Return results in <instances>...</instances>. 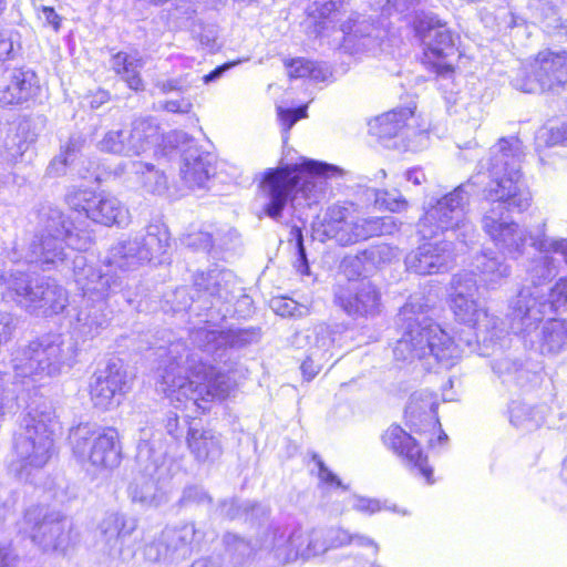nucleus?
Returning a JSON list of instances; mask_svg holds the SVG:
<instances>
[{
  "label": "nucleus",
  "instance_id": "f257e3e1",
  "mask_svg": "<svg viewBox=\"0 0 567 567\" xmlns=\"http://www.w3.org/2000/svg\"><path fill=\"white\" fill-rule=\"evenodd\" d=\"M168 248V229L162 224H150L110 249L104 271L87 265L83 255L75 256L73 272L82 290V300L74 309V330L85 338H94L110 323L107 300L117 297L114 300L117 306L121 301L131 306L135 300L137 292L134 282L112 274V268L132 271L148 262L162 264Z\"/></svg>",
  "mask_w": 567,
  "mask_h": 567
},
{
  "label": "nucleus",
  "instance_id": "f03ea898",
  "mask_svg": "<svg viewBox=\"0 0 567 567\" xmlns=\"http://www.w3.org/2000/svg\"><path fill=\"white\" fill-rule=\"evenodd\" d=\"M450 306L455 319L473 330L466 337L452 339L437 323L416 313L412 301L400 310L404 332L398 340L393 354L396 360L412 361L427 355L435 358L445 367H452L461 358L465 347L475 342L494 343L503 334L501 320L488 313L476 298L478 286L472 274L462 272L453 276Z\"/></svg>",
  "mask_w": 567,
  "mask_h": 567
},
{
  "label": "nucleus",
  "instance_id": "7ed1b4c3",
  "mask_svg": "<svg viewBox=\"0 0 567 567\" xmlns=\"http://www.w3.org/2000/svg\"><path fill=\"white\" fill-rule=\"evenodd\" d=\"M522 143L518 138H501L481 161L491 178L483 192L482 229L505 255L513 259L523 256L528 233L514 220L505 219L506 212L522 213L530 206V193L520 173Z\"/></svg>",
  "mask_w": 567,
  "mask_h": 567
},
{
  "label": "nucleus",
  "instance_id": "20e7f679",
  "mask_svg": "<svg viewBox=\"0 0 567 567\" xmlns=\"http://www.w3.org/2000/svg\"><path fill=\"white\" fill-rule=\"evenodd\" d=\"M157 389L172 402H192L203 411L204 404L225 400L235 388L231 377L205 363L185 342H171L164 350Z\"/></svg>",
  "mask_w": 567,
  "mask_h": 567
},
{
  "label": "nucleus",
  "instance_id": "39448f33",
  "mask_svg": "<svg viewBox=\"0 0 567 567\" xmlns=\"http://www.w3.org/2000/svg\"><path fill=\"white\" fill-rule=\"evenodd\" d=\"M342 174L339 166L313 159L303 161L300 165L269 168L259 185L265 199L264 210L270 218L278 219L287 203L299 194L310 206L324 193L326 178Z\"/></svg>",
  "mask_w": 567,
  "mask_h": 567
},
{
  "label": "nucleus",
  "instance_id": "423d86ee",
  "mask_svg": "<svg viewBox=\"0 0 567 567\" xmlns=\"http://www.w3.org/2000/svg\"><path fill=\"white\" fill-rule=\"evenodd\" d=\"M42 221V229L33 236L21 258L43 270L63 265L73 251H78L74 256L81 255L92 243L90 231L74 227L56 208L43 213Z\"/></svg>",
  "mask_w": 567,
  "mask_h": 567
},
{
  "label": "nucleus",
  "instance_id": "0eeeda50",
  "mask_svg": "<svg viewBox=\"0 0 567 567\" xmlns=\"http://www.w3.org/2000/svg\"><path fill=\"white\" fill-rule=\"evenodd\" d=\"M76 344L61 334L31 341L13 353L14 379L22 384L41 382L70 370L75 362Z\"/></svg>",
  "mask_w": 567,
  "mask_h": 567
},
{
  "label": "nucleus",
  "instance_id": "6e6552de",
  "mask_svg": "<svg viewBox=\"0 0 567 567\" xmlns=\"http://www.w3.org/2000/svg\"><path fill=\"white\" fill-rule=\"evenodd\" d=\"M54 413L50 405L31 408L23 416L14 437L16 460L10 471L20 480H28L31 473L47 465L54 452Z\"/></svg>",
  "mask_w": 567,
  "mask_h": 567
},
{
  "label": "nucleus",
  "instance_id": "1a4fd4ad",
  "mask_svg": "<svg viewBox=\"0 0 567 567\" xmlns=\"http://www.w3.org/2000/svg\"><path fill=\"white\" fill-rule=\"evenodd\" d=\"M136 461L138 471L128 486L131 499L145 507L162 505L167 501L164 484L171 477V462L157 440L147 439L146 430H142Z\"/></svg>",
  "mask_w": 567,
  "mask_h": 567
},
{
  "label": "nucleus",
  "instance_id": "9d476101",
  "mask_svg": "<svg viewBox=\"0 0 567 567\" xmlns=\"http://www.w3.org/2000/svg\"><path fill=\"white\" fill-rule=\"evenodd\" d=\"M465 187L462 184L450 193L429 200L419 221V231L423 237L452 231L465 245L473 241L475 227L467 216L470 194Z\"/></svg>",
  "mask_w": 567,
  "mask_h": 567
},
{
  "label": "nucleus",
  "instance_id": "9b49d317",
  "mask_svg": "<svg viewBox=\"0 0 567 567\" xmlns=\"http://www.w3.org/2000/svg\"><path fill=\"white\" fill-rule=\"evenodd\" d=\"M0 279L4 286L3 297L29 312L58 315L69 302L66 290L51 278L31 279L17 270L2 274Z\"/></svg>",
  "mask_w": 567,
  "mask_h": 567
},
{
  "label": "nucleus",
  "instance_id": "f8f14e48",
  "mask_svg": "<svg viewBox=\"0 0 567 567\" xmlns=\"http://www.w3.org/2000/svg\"><path fill=\"white\" fill-rule=\"evenodd\" d=\"M69 440L78 461L96 471L113 470L121 464L122 447L114 427L81 423L70 430Z\"/></svg>",
  "mask_w": 567,
  "mask_h": 567
},
{
  "label": "nucleus",
  "instance_id": "ddd939ff",
  "mask_svg": "<svg viewBox=\"0 0 567 567\" xmlns=\"http://www.w3.org/2000/svg\"><path fill=\"white\" fill-rule=\"evenodd\" d=\"M567 305V276L559 278L548 295L522 288L509 306V326L515 334L528 336L545 315Z\"/></svg>",
  "mask_w": 567,
  "mask_h": 567
},
{
  "label": "nucleus",
  "instance_id": "4468645a",
  "mask_svg": "<svg viewBox=\"0 0 567 567\" xmlns=\"http://www.w3.org/2000/svg\"><path fill=\"white\" fill-rule=\"evenodd\" d=\"M321 527L309 528L296 525L287 533L279 527H270L260 540V550L274 553L281 564L298 558L310 559L324 554Z\"/></svg>",
  "mask_w": 567,
  "mask_h": 567
},
{
  "label": "nucleus",
  "instance_id": "2eb2a0df",
  "mask_svg": "<svg viewBox=\"0 0 567 567\" xmlns=\"http://www.w3.org/2000/svg\"><path fill=\"white\" fill-rule=\"evenodd\" d=\"M71 530L70 520L61 512L45 506L28 508L20 526V532L44 553H63L71 544Z\"/></svg>",
  "mask_w": 567,
  "mask_h": 567
},
{
  "label": "nucleus",
  "instance_id": "dca6fc26",
  "mask_svg": "<svg viewBox=\"0 0 567 567\" xmlns=\"http://www.w3.org/2000/svg\"><path fill=\"white\" fill-rule=\"evenodd\" d=\"M567 83V54L565 51H540L529 68H522L512 84L525 93L554 91Z\"/></svg>",
  "mask_w": 567,
  "mask_h": 567
},
{
  "label": "nucleus",
  "instance_id": "f3484780",
  "mask_svg": "<svg viewBox=\"0 0 567 567\" xmlns=\"http://www.w3.org/2000/svg\"><path fill=\"white\" fill-rule=\"evenodd\" d=\"M238 280L233 271L228 269L213 268L207 272L200 271L194 276V287L198 293L197 301L210 298L209 307H205L210 311L207 316L209 319H224L230 309L228 305L235 299Z\"/></svg>",
  "mask_w": 567,
  "mask_h": 567
},
{
  "label": "nucleus",
  "instance_id": "a211bd4d",
  "mask_svg": "<svg viewBox=\"0 0 567 567\" xmlns=\"http://www.w3.org/2000/svg\"><path fill=\"white\" fill-rule=\"evenodd\" d=\"M334 303L352 318H372L381 312V295L367 278L348 280L333 288Z\"/></svg>",
  "mask_w": 567,
  "mask_h": 567
},
{
  "label": "nucleus",
  "instance_id": "6ab92c4d",
  "mask_svg": "<svg viewBox=\"0 0 567 567\" xmlns=\"http://www.w3.org/2000/svg\"><path fill=\"white\" fill-rule=\"evenodd\" d=\"M89 389L93 405L102 410H110L120 404L126 392V371L118 362L111 361L92 374Z\"/></svg>",
  "mask_w": 567,
  "mask_h": 567
},
{
  "label": "nucleus",
  "instance_id": "aec40b11",
  "mask_svg": "<svg viewBox=\"0 0 567 567\" xmlns=\"http://www.w3.org/2000/svg\"><path fill=\"white\" fill-rule=\"evenodd\" d=\"M454 261L451 241L422 244L411 250L404 259L406 269L420 276L446 272L453 268Z\"/></svg>",
  "mask_w": 567,
  "mask_h": 567
},
{
  "label": "nucleus",
  "instance_id": "412c9836",
  "mask_svg": "<svg viewBox=\"0 0 567 567\" xmlns=\"http://www.w3.org/2000/svg\"><path fill=\"white\" fill-rule=\"evenodd\" d=\"M257 329L215 330L209 326L194 328L190 331L192 342L203 352L217 354L227 348H243L259 339Z\"/></svg>",
  "mask_w": 567,
  "mask_h": 567
},
{
  "label": "nucleus",
  "instance_id": "4be33fe9",
  "mask_svg": "<svg viewBox=\"0 0 567 567\" xmlns=\"http://www.w3.org/2000/svg\"><path fill=\"white\" fill-rule=\"evenodd\" d=\"M383 444L396 454L406 466L421 474L427 483H432L433 471L427 464L416 441L399 425H391L382 435Z\"/></svg>",
  "mask_w": 567,
  "mask_h": 567
},
{
  "label": "nucleus",
  "instance_id": "5701e85b",
  "mask_svg": "<svg viewBox=\"0 0 567 567\" xmlns=\"http://www.w3.org/2000/svg\"><path fill=\"white\" fill-rule=\"evenodd\" d=\"M136 528L137 520L134 517L122 513H109L99 524V543L109 555H121Z\"/></svg>",
  "mask_w": 567,
  "mask_h": 567
},
{
  "label": "nucleus",
  "instance_id": "b1692460",
  "mask_svg": "<svg viewBox=\"0 0 567 567\" xmlns=\"http://www.w3.org/2000/svg\"><path fill=\"white\" fill-rule=\"evenodd\" d=\"M398 229L395 219L386 217H351L346 225L336 231V240L348 246L373 236L390 235Z\"/></svg>",
  "mask_w": 567,
  "mask_h": 567
},
{
  "label": "nucleus",
  "instance_id": "393cba45",
  "mask_svg": "<svg viewBox=\"0 0 567 567\" xmlns=\"http://www.w3.org/2000/svg\"><path fill=\"white\" fill-rule=\"evenodd\" d=\"M39 91L35 72L30 69H12L8 71L3 85L0 86V106L22 105L32 100Z\"/></svg>",
  "mask_w": 567,
  "mask_h": 567
},
{
  "label": "nucleus",
  "instance_id": "a878e982",
  "mask_svg": "<svg viewBox=\"0 0 567 567\" xmlns=\"http://www.w3.org/2000/svg\"><path fill=\"white\" fill-rule=\"evenodd\" d=\"M528 336L517 334L524 346L535 349L544 355H557L567 349V321L550 319L538 331V324Z\"/></svg>",
  "mask_w": 567,
  "mask_h": 567
},
{
  "label": "nucleus",
  "instance_id": "bb28decb",
  "mask_svg": "<svg viewBox=\"0 0 567 567\" xmlns=\"http://www.w3.org/2000/svg\"><path fill=\"white\" fill-rule=\"evenodd\" d=\"M293 344L298 348L308 347L310 361L317 365H324L332 358L334 337L332 329L326 323H319L293 337Z\"/></svg>",
  "mask_w": 567,
  "mask_h": 567
},
{
  "label": "nucleus",
  "instance_id": "cd10ccee",
  "mask_svg": "<svg viewBox=\"0 0 567 567\" xmlns=\"http://www.w3.org/2000/svg\"><path fill=\"white\" fill-rule=\"evenodd\" d=\"M37 140V134L28 120H22L17 124L8 125L1 130L0 155L10 163L18 162L30 145Z\"/></svg>",
  "mask_w": 567,
  "mask_h": 567
},
{
  "label": "nucleus",
  "instance_id": "c85d7f7f",
  "mask_svg": "<svg viewBox=\"0 0 567 567\" xmlns=\"http://www.w3.org/2000/svg\"><path fill=\"white\" fill-rule=\"evenodd\" d=\"M213 167V155L196 145H189L183 153L181 175L189 187H203L209 178Z\"/></svg>",
  "mask_w": 567,
  "mask_h": 567
},
{
  "label": "nucleus",
  "instance_id": "c756f323",
  "mask_svg": "<svg viewBox=\"0 0 567 567\" xmlns=\"http://www.w3.org/2000/svg\"><path fill=\"white\" fill-rule=\"evenodd\" d=\"M204 533L193 523L178 527H167L162 532V545L167 546L172 560L185 558L192 553L194 544L203 540Z\"/></svg>",
  "mask_w": 567,
  "mask_h": 567
},
{
  "label": "nucleus",
  "instance_id": "7c9ffc66",
  "mask_svg": "<svg viewBox=\"0 0 567 567\" xmlns=\"http://www.w3.org/2000/svg\"><path fill=\"white\" fill-rule=\"evenodd\" d=\"M436 401L432 393L427 391L414 392L409 400L405 408V417L414 429L430 426L435 429L440 426V421L436 416Z\"/></svg>",
  "mask_w": 567,
  "mask_h": 567
},
{
  "label": "nucleus",
  "instance_id": "2f4dec72",
  "mask_svg": "<svg viewBox=\"0 0 567 567\" xmlns=\"http://www.w3.org/2000/svg\"><path fill=\"white\" fill-rule=\"evenodd\" d=\"M159 125L152 117H138L127 131L130 156H140L151 151L161 141Z\"/></svg>",
  "mask_w": 567,
  "mask_h": 567
},
{
  "label": "nucleus",
  "instance_id": "473e14b6",
  "mask_svg": "<svg viewBox=\"0 0 567 567\" xmlns=\"http://www.w3.org/2000/svg\"><path fill=\"white\" fill-rule=\"evenodd\" d=\"M187 445L190 453L200 463H213L223 453L220 437L212 430L189 429Z\"/></svg>",
  "mask_w": 567,
  "mask_h": 567
},
{
  "label": "nucleus",
  "instance_id": "72a5a7b5",
  "mask_svg": "<svg viewBox=\"0 0 567 567\" xmlns=\"http://www.w3.org/2000/svg\"><path fill=\"white\" fill-rule=\"evenodd\" d=\"M91 208L90 219L104 226H122L128 223V209L113 195L97 194Z\"/></svg>",
  "mask_w": 567,
  "mask_h": 567
},
{
  "label": "nucleus",
  "instance_id": "f704fd0d",
  "mask_svg": "<svg viewBox=\"0 0 567 567\" xmlns=\"http://www.w3.org/2000/svg\"><path fill=\"white\" fill-rule=\"evenodd\" d=\"M347 47H352L357 51L369 50L377 43V27L369 19L359 16L350 17L348 21L341 24Z\"/></svg>",
  "mask_w": 567,
  "mask_h": 567
},
{
  "label": "nucleus",
  "instance_id": "c9c22d12",
  "mask_svg": "<svg viewBox=\"0 0 567 567\" xmlns=\"http://www.w3.org/2000/svg\"><path fill=\"white\" fill-rule=\"evenodd\" d=\"M412 107H398L374 120L371 130L380 140L395 137L408 128V122L413 117Z\"/></svg>",
  "mask_w": 567,
  "mask_h": 567
},
{
  "label": "nucleus",
  "instance_id": "e433bc0d",
  "mask_svg": "<svg viewBox=\"0 0 567 567\" xmlns=\"http://www.w3.org/2000/svg\"><path fill=\"white\" fill-rule=\"evenodd\" d=\"M324 554L331 549H338L354 545L357 547H369L373 554L379 553V545L369 536L358 533H350L342 527L322 528Z\"/></svg>",
  "mask_w": 567,
  "mask_h": 567
},
{
  "label": "nucleus",
  "instance_id": "4c0bfd02",
  "mask_svg": "<svg viewBox=\"0 0 567 567\" xmlns=\"http://www.w3.org/2000/svg\"><path fill=\"white\" fill-rule=\"evenodd\" d=\"M426 54L435 58H446L454 53L455 40L450 29L440 20L430 19L429 29L424 34Z\"/></svg>",
  "mask_w": 567,
  "mask_h": 567
},
{
  "label": "nucleus",
  "instance_id": "58836bf2",
  "mask_svg": "<svg viewBox=\"0 0 567 567\" xmlns=\"http://www.w3.org/2000/svg\"><path fill=\"white\" fill-rule=\"evenodd\" d=\"M475 268L484 282L491 287L499 285L509 277L511 267L505 259L494 252H482L475 257Z\"/></svg>",
  "mask_w": 567,
  "mask_h": 567
},
{
  "label": "nucleus",
  "instance_id": "ea45409f",
  "mask_svg": "<svg viewBox=\"0 0 567 567\" xmlns=\"http://www.w3.org/2000/svg\"><path fill=\"white\" fill-rule=\"evenodd\" d=\"M547 408L545 405L530 406L526 403L514 401L509 405L511 423L523 431L538 429L546 420Z\"/></svg>",
  "mask_w": 567,
  "mask_h": 567
},
{
  "label": "nucleus",
  "instance_id": "a19ab883",
  "mask_svg": "<svg viewBox=\"0 0 567 567\" xmlns=\"http://www.w3.org/2000/svg\"><path fill=\"white\" fill-rule=\"evenodd\" d=\"M112 69L127 84L131 90L140 91L144 89L143 80L140 75L143 62L135 55L118 52L111 61Z\"/></svg>",
  "mask_w": 567,
  "mask_h": 567
},
{
  "label": "nucleus",
  "instance_id": "79ce46f5",
  "mask_svg": "<svg viewBox=\"0 0 567 567\" xmlns=\"http://www.w3.org/2000/svg\"><path fill=\"white\" fill-rule=\"evenodd\" d=\"M223 544L227 560L233 567L245 566L257 554V548L249 540L234 533H225Z\"/></svg>",
  "mask_w": 567,
  "mask_h": 567
},
{
  "label": "nucleus",
  "instance_id": "37998d69",
  "mask_svg": "<svg viewBox=\"0 0 567 567\" xmlns=\"http://www.w3.org/2000/svg\"><path fill=\"white\" fill-rule=\"evenodd\" d=\"M132 171L138 176L140 182L146 192L162 194L167 188L165 175L156 169L154 165L144 162H133Z\"/></svg>",
  "mask_w": 567,
  "mask_h": 567
},
{
  "label": "nucleus",
  "instance_id": "c03bdc74",
  "mask_svg": "<svg viewBox=\"0 0 567 567\" xmlns=\"http://www.w3.org/2000/svg\"><path fill=\"white\" fill-rule=\"evenodd\" d=\"M286 66L288 75L296 79L309 76L317 81H324L329 74L328 68L302 58L291 60L286 63Z\"/></svg>",
  "mask_w": 567,
  "mask_h": 567
},
{
  "label": "nucleus",
  "instance_id": "a18cd8bd",
  "mask_svg": "<svg viewBox=\"0 0 567 567\" xmlns=\"http://www.w3.org/2000/svg\"><path fill=\"white\" fill-rule=\"evenodd\" d=\"M348 0H328L324 2H316L311 16L318 20L320 24L327 22H338L347 12Z\"/></svg>",
  "mask_w": 567,
  "mask_h": 567
},
{
  "label": "nucleus",
  "instance_id": "49530a36",
  "mask_svg": "<svg viewBox=\"0 0 567 567\" xmlns=\"http://www.w3.org/2000/svg\"><path fill=\"white\" fill-rule=\"evenodd\" d=\"M492 368L504 381H514L516 383H520L527 373L522 361L507 355L494 359Z\"/></svg>",
  "mask_w": 567,
  "mask_h": 567
},
{
  "label": "nucleus",
  "instance_id": "de8ad7c7",
  "mask_svg": "<svg viewBox=\"0 0 567 567\" xmlns=\"http://www.w3.org/2000/svg\"><path fill=\"white\" fill-rule=\"evenodd\" d=\"M97 146L100 151L105 153L130 156L127 131H109L99 142Z\"/></svg>",
  "mask_w": 567,
  "mask_h": 567
},
{
  "label": "nucleus",
  "instance_id": "09e8293b",
  "mask_svg": "<svg viewBox=\"0 0 567 567\" xmlns=\"http://www.w3.org/2000/svg\"><path fill=\"white\" fill-rule=\"evenodd\" d=\"M96 197L97 194L91 189H74L66 195L65 200L73 212L83 214L85 218L90 219L91 208H93Z\"/></svg>",
  "mask_w": 567,
  "mask_h": 567
},
{
  "label": "nucleus",
  "instance_id": "8fccbe9b",
  "mask_svg": "<svg viewBox=\"0 0 567 567\" xmlns=\"http://www.w3.org/2000/svg\"><path fill=\"white\" fill-rule=\"evenodd\" d=\"M194 80L190 79V74H182L176 78H158L154 87L162 94H168L171 92H187L193 86Z\"/></svg>",
  "mask_w": 567,
  "mask_h": 567
},
{
  "label": "nucleus",
  "instance_id": "3c124183",
  "mask_svg": "<svg viewBox=\"0 0 567 567\" xmlns=\"http://www.w3.org/2000/svg\"><path fill=\"white\" fill-rule=\"evenodd\" d=\"M374 204L392 213H400L408 208V200L398 192L377 190Z\"/></svg>",
  "mask_w": 567,
  "mask_h": 567
},
{
  "label": "nucleus",
  "instance_id": "603ef678",
  "mask_svg": "<svg viewBox=\"0 0 567 567\" xmlns=\"http://www.w3.org/2000/svg\"><path fill=\"white\" fill-rule=\"evenodd\" d=\"M348 209L341 206H331L324 216V233L336 238V231H339L349 219Z\"/></svg>",
  "mask_w": 567,
  "mask_h": 567
},
{
  "label": "nucleus",
  "instance_id": "864d4df0",
  "mask_svg": "<svg viewBox=\"0 0 567 567\" xmlns=\"http://www.w3.org/2000/svg\"><path fill=\"white\" fill-rule=\"evenodd\" d=\"M351 506L353 509L364 513V514H369V515L378 513L381 509H390V511L400 513L402 515L408 514L406 511H399L396 506L389 507L385 505H381L380 501H378L375 498H368V497H362V496H357V495L351 497Z\"/></svg>",
  "mask_w": 567,
  "mask_h": 567
},
{
  "label": "nucleus",
  "instance_id": "5fc2aeb1",
  "mask_svg": "<svg viewBox=\"0 0 567 567\" xmlns=\"http://www.w3.org/2000/svg\"><path fill=\"white\" fill-rule=\"evenodd\" d=\"M183 244L194 250L209 251L214 245V237L210 231H192L182 238Z\"/></svg>",
  "mask_w": 567,
  "mask_h": 567
},
{
  "label": "nucleus",
  "instance_id": "6e6d98bb",
  "mask_svg": "<svg viewBox=\"0 0 567 567\" xmlns=\"http://www.w3.org/2000/svg\"><path fill=\"white\" fill-rule=\"evenodd\" d=\"M212 497L209 494L199 485H189L183 489L179 498V504L183 506L188 505H205L210 504Z\"/></svg>",
  "mask_w": 567,
  "mask_h": 567
},
{
  "label": "nucleus",
  "instance_id": "4d7b16f0",
  "mask_svg": "<svg viewBox=\"0 0 567 567\" xmlns=\"http://www.w3.org/2000/svg\"><path fill=\"white\" fill-rule=\"evenodd\" d=\"M421 0H370L371 7L380 9L389 14L392 10L403 13L414 8Z\"/></svg>",
  "mask_w": 567,
  "mask_h": 567
},
{
  "label": "nucleus",
  "instance_id": "13d9d810",
  "mask_svg": "<svg viewBox=\"0 0 567 567\" xmlns=\"http://www.w3.org/2000/svg\"><path fill=\"white\" fill-rule=\"evenodd\" d=\"M291 237L296 240L297 261L296 268L301 275H309V264L307 259L306 248L303 246L302 231L299 227L293 226L290 230Z\"/></svg>",
  "mask_w": 567,
  "mask_h": 567
},
{
  "label": "nucleus",
  "instance_id": "bf43d9fd",
  "mask_svg": "<svg viewBox=\"0 0 567 567\" xmlns=\"http://www.w3.org/2000/svg\"><path fill=\"white\" fill-rule=\"evenodd\" d=\"M162 534L158 538L146 544L144 547V556L150 561L172 560V556L167 546L162 545Z\"/></svg>",
  "mask_w": 567,
  "mask_h": 567
},
{
  "label": "nucleus",
  "instance_id": "052dcab7",
  "mask_svg": "<svg viewBox=\"0 0 567 567\" xmlns=\"http://www.w3.org/2000/svg\"><path fill=\"white\" fill-rule=\"evenodd\" d=\"M195 301L194 297L190 296L187 287H178L172 293V298L167 300L172 305L174 311L186 310L192 307Z\"/></svg>",
  "mask_w": 567,
  "mask_h": 567
},
{
  "label": "nucleus",
  "instance_id": "680f3d73",
  "mask_svg": "<svg viewBox=\"0 0 567 567\" xmlns=\"http://www.w3.org/2000/svg\"><path fill=\"white\" fill-rule=\"evenodd\" d=\"M363 255L371 259L372 261L374 262H385V261H390L392 258L395 257V252L393 250L392 247L388 246V245H378V246H373L369 249H367Z\"/></svg>",
  "mask_w": 567,
  "mask_h": 567
},
{
  "label": "nucleus",
  "instance_id": "e2e57ef3",
  "mask_svg": "<svg viewBox=\"0 0 567 567\" xmlns=\"http://www.w3.org/2000/svg\"><path fill=\"white\" fill-rule=\"evenodd\" d=\"M278 116L285 128L290 130L299 118L307 116L306 107L295 110L278 107Z\"/></svg>",
  "mask_w": 567,
  "mask_h": 567
},
{
  "label": "nucleus",
  "instance_id": "0e129e2a",
  "mask_svg": "<svg viewBox=\"0 0 567 567\" xmlns=\"http://www.w3.org/2000/svg\"><path fill=\"white\" fill-rule=\"evenodd\" d=\"M161 107L164 111L171 112V113H182L186 114L189 113L193 104L189 100L182 97L177 100H167L161 104Z\"/></svg>",
  "mask_w": 567,
  "mask_h": 567
},
{
  "label": "nucleus",
  "instance_id": "69168bd1",
  "mask_svg": "<svg viewBox=\"0 0 567 567\" xmlns=\"http://www.w3.org/2000/svg\"><path fill=\"white\" fill-rule=\"evenodd\" d=\"M313 460L316 461L318 468H319V478L321 482L330 485H336L337 487L347 488L342 485L341 481L338 478L336 474H333L322 462L321 458H319L317 455L313 456Z\"/></svg>",
  "mask_w": 567,
  "mask_h": 567
},
{
  "label": "nucleus",
  "instance_id": "338daca9",
  "mask_svg": "<svg viewBox=\"0 0 567 567\" xmlns=\"http://www.w3.org/2000/svg\"><path fill=\"white\" fill-rule=\"evenodd\" d=\"M85 140L81 135H72L60 155L68 156L69 162L72 163L74 156L82 150Z\"/></svg>",
  "mask_w": 567,
  "mask_h": 567
},
{
  "label": "nucleus",
  "instance_id": "774afa93",
  "mask_svg": "<svg viewBox=\"0 0 567 567\" xmlns=\"http://www.w3.org/2000/svg\"><path fill=\"white\" fill-rule=\"evenodd\" d=\"M271 308L281 317L293 316L297 305L292 300L276 298L271 300Z\"/></svg>",
  "mask_w": 567,
  "mask_h": 567
}]
</instances>
